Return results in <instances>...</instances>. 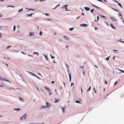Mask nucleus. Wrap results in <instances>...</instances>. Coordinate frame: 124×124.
Listing matches in <instances>:
<instances>
[{"label":"nucleus","instance_id":"1","mask_svg":"<svg viewBox=\"0 0 124 124\" xmlns=\"http://www.w3.org/2000/svg\"><path fill=\"white\" fill-rule=\"evenodd\" d=\"M111 20L113 22H117V20L116 17H110Z\"/></svg>","mask_w":124,"mask_h":124},{"label":"nucleus","instance_id":"2","mask_svg":"<svg viewBox=\"0 0 124 124\" xmlns=\"http://www.w3.org/2000/svg\"><path fill=\"white\" fill-rule=\"evenodd\" d=\"M52 106L51 104L49 103H48L47 102H46V108H50Z\"/></svg>","mask_w":124,"mask_h":124},{"label":"nucleus","instance_id":"3","mask_svg":"<svg viewBox=\"0 0 124 124\" xmlns=\"http://www.w3.org/2000/svg\"><path fill=\"white\" fill-rule=\"evenodd\" d=\"M27 117V115L26 114H25L21 118H20V120L22 119H24L26 118Z\"/></svg>","mask_w":124,"mask_h":124},{"label":"nucleus","instance_id":"4","mask_svg":"<svg viewBox=\"0 0 124 124\" xmlns=\"http://www.w3.org/2000/svg\"><path fill=\"white\" fill-rule=\"evenodd\" d=\"M63 37L66 40L68 41L70 39V38L68 36L64 35L63 36Z\"/></svg>","mask_w":124,"mask_h":124},{"label":"nucleus","instance_id":"5","mask_svg":"<svg viewBox=\"0 0 124 124\" xmlns=\"http://www.w3.org/2000/svg\"><path fill=\"white\" fill-rule=\"evenodd\" d=\"M35 33L34 32H30L29 33V36H35Z\"/></svg>","mask_w":124,"mask_h":124},{"label":"nucleus","instance_id":"6","mask_svg":"<svg viewBox=\"0 0 124 124\" xmlns=\"http://www.w3.org/2000/svg\"><path fill=\"white\" fill-rule=\"evenodd\" d=\"M33 14L34 13H32L29 14H27L26 15V17H27L29 16L30 17H31Z\"/></svg>","mask_w":124,"mask_h":124},{"label":"nucleus","instance_id":"7","mask_svg":"<svg viewBox=\"0 0 124 124\" xmlns=\"http://www.w3.org/2000/svg\"><path fill=\"white\" fill-rule=\"evenodd\" d=\"M28 124H44V123L43 122L41 123H29Z\"/></svg>","mask_w":124,"mask_h":124},{"label":"nucleus","instance_id":"8","mask_svg":"<svg viewBox=\"0 0 124 124\" xmlns=\"http://www.w3.org/2000/svg\"><path fill=\"white\" fill-rule=\"evenodd\" d=\"M46 106H42L40 108V109L42 110L44 108H46Z\"/></svg>","mask_w":124,"mask_h":124},{"label":"nucleus","instance_id":"9","mask_svg":"<svg viewBox=\"0 0 124 124\" xmlns=\"http://www.w3.org/2000/svg\"><path fill=\"white\" fill-rule=\"evenodd\" d=\"M45 88L46 91H48L49 92H51V91L50 90H49V89L47 87H45Z\"/></svg>","mask_w":124,"mask_h":124},{"label":"nucleus","instance_id":"10","mask_svg":"<svg viewBox=\"0 0 124 124\" xmlns=\"http://www.w3.org/2000/svg\"><path fill=\"white\" fill-rule=\"evenodd\" d=\"M28 72L30 74L32 75V76H35V75L33 73H32L31 72L28 71Z\"/></svg>","mask_w":124,"mask_h":124},{"label":"nucleus","instance_id":"11","mask_svg":"<svg viewBox=\"0 0 124 124\" xmlns=\"http://www.w3.org/2000/svg\"><path fill=\"white\" fill-rule=\"evenodd\" d=\"M85 10L87 11H89L90 10L89 8L88 7H85Z\"/></svg>","mask_w":124,"mask_h":124},{"label":"nucleus","instance_id":"12","mask_svg":"<svg viewBox=\"0 0 124 124\" xmlns=\"http://www.w3.org/2000/svg\"><path fill=\"white\" fill-rule=\"evenodd\" d=\"M68 5H64V8H65V9H66V11H69V10H67V7H68Z\"/></svg>","mask_w":124,"mask_h":124},{"label":"nucleus","instance_id":"13","mask_svg":"<svg viewBox=\"0 0 124 124\" xmlns=\"http://www.w3.org/2000/svg\"><path fill=\"white\" fill-rule=\"evenodd\" d=\"M99 16H101V17H102L103 18H104L105 19H106V16H102V15H99Z\"/></svg>","mask_w":124,"mask_h":124},{"label":"nucleus","instance_id":"14","mask_svg":"<svg viewBox=\"0 0 124 124\" xmlns=\"http://www.w3.org/2000/svg\"><path fill=\"white\" fill-rule=\"evenodd\" d=\"M75 102L76 103H80L81 104V103L79 101H75Z\"/></svg>","mask_w":124,"mask_h":124},{"label":"nucleus","instance_id":"15","mask_svg":"<svg viewBox=\"0 0 124 124\" xmlns=\"http://www.w3.org/2000/svg\"><path fill=\"white\" fill-rule=\"evenodd\" d=\"M3 81H5L7 82H9V83H11V82L10 81H8V80H7V79H4Z\"/></svg>","mask_w":124,"mask_h":124},{"label":"nucleus","instance_id":"16","mask_svg":"<svg viewBox=\"0 0 124 124\" xmlns=\"http://www.w3.org/2000/svg\"><path fill=\"white\" fill-rule=\"evenodd\" d=\"M110 26L113 29H115V28L113 26V24L111 23L110 24Z\"/></svg>","mask_w":124,"mask_h":124},{"label":"nucleus","instance_id":"17","mask_svg":"<svg viewBox=\"0 0 124 124\" xmlns=\"http://www.w3.org/2000/svg\"><path fill=\"white\" fill-rule=\"evenodd\" d=\"M4 85V84L2 83H1L0 84V86L1 87H3Z\"/></svg>","mask_w":124,"mask_h":124},{"label":"nucleus","instance_id":"18","mask_svg":"<svg viewBox=\"0 0 124 124\" xmlns=\"http://www.w3.org/2000/svg\"><path fill=\"white\" fill-rule=\"evenodd\" d=\"M59 101V100H57L56 99H55V101L54 102V103H57L58 102V101Z\"/></svg>","mask_w":124,"mask_h":124},{"label":"nucleus","instance_id":"19","mask_svg":"<svg viewBox=\"0 0 124 124\" xmlns=\"http://www.w3.org/2000/svg\"><path fill=\"white\" fill-rule=\"evenodd\" d=\"M62 111L63 113L65 112V108H62Z\"/></svg>","mask_w":124,"mask_h":124},{"label":"nucleus","instance_id":"20","mask_svg":"<svg viewBox=\"0 0 124 124\" xmlns=\"http://www.w3.org/2000/svg\"><path fill=\"white\" fill-rule=\"evenodd\" d=\"M33 53L35 54H37V56H39V53L37 52H33Z\"/></svg>","mask_w":124,"mask_h":124},{"label":"nucleus","instance_id":"21","mask_svg":"<svg viewBox=\"0 0 124 124\" xmlns=\"http://www.w3.org/2000/svg\"><path fill=\"white\" fill-rule=\"evenodd\" d=\"M110 56H109L107 58H106V59H105V60H107V61H108L109 60V58H110Z\"/></svg>","mask_w":124,"mask_h":124},{"label":"nucleus","instance_id":"22","mask_svg":"<svg viewBox=\"0 0 124 124\" xmlns=\"http://www.w3.org/2000/svg\"><path fill=\"white\" fill-rule=\"evenodd\" d=\"M16 26L15 25H14L13 27V31H15Z\"/></svg>","mask_w":124,"mask_h":124},{"label":"nucleus","instance_id":"23","mask_svg":"<svg viewBox=\"0 0 124 124\" xmlns=\"http://www.w3.org/2000/svg\"><path fill=\"white\" fill-rule=\"evenodd\" d=\"M14 110H17V111H18L20 110V109L19 108H15L14 109Z\"/></svg>","mask_w":124,"mask_h":124},{"label":"nucleus","instance_id":"24","mask_svg":"<svg viewBox=\"0 0 124 124\" xmlns=\"http://www.w3.org/2000/svg\"><path fill=\"white\" fill-rule=\"evenodd\" d=\"M44 56L45 57L46 59L47 60H48V59L47 56H46V55L44 54Z\"/></svg>","mask_w":124,"mask_h":124},{"label":"nucleus","instance_id":"25","mask_svg":"<svg viewBox=\"0 0 124 124\" xmlns=\"http://www.w3.org/2000/svg\"><path fill=\"white\" fill-rule=\"evenodd\" d=\"M4 79L3 78L1 77L0 76V80H2L3 81Z\"/></svg>","mask_w":124,"mask_h":124},{"label":"nucleus","instance_id":"26","mask_svg":"<svg viewBox=\"0 0 124 124\" xmlns=\"http://www.w3.org/2000/svg\"><path fill=\"white\" fill-rule=\"evenodd\" d=\"M18 90L20 91H21V89H20V88H16V89H14V90Z\"/></svg>","mask_w":124,"mask_h":124},{"label":"nucleus","instance_id":"27","mask_svg":"<svg viewBox=\"0 0 124 124\" xmlns=\"http://www.w3.org/2000/svg\"><path fill=\"white\" fill-rule=\"evenodd\" d=\"M74 29V28H70L69 29V30L70 31H72V30H73Z\"/></svg>","mask_w":124,"mask_h":124},{"label":"nucleus","instance_id":"28","mask_svg":"<svg viewBox=\"0 0 124 124\" xmlns=\"http://www.w3.org/2000/svg\"><path fill=\"white\" fill-rule=\"evenodd\" d=\"M23 10V9L22 8V9H21L20 10H19L18 11V13H19V12L22 11Z\"/></svg>","mask_w":124,"mask_h":124},{"label":"nucleus","instance_id":"29","mask_svg":"<svg viewBox=\"0 0 124 124\" xmlns=\"http://www.w3.org/2000/svg\"><path fill=\"white\" fill-rule=\"evenodd\" d=\"M91 89V86H89V88L87 90V91L88 92V91H90Z\"/></svg>","mask_w":124,"mask_h":124},{"label":"nucleus","instance_id":"30","mask_svg":"<svg viewBox=\"0 0 124 124\" xmlns=\"http://www.w3.org/2000/svg\"><path fill=\"white\" fill-rule=\"evenodd\" d=\"M1 27H2V28H5V29H7L8 28V26H5V27L1 26Z\"/></svg>","mask_w":124,"mask_h":124},{"label":"nucleus","instance_id":"31","mask_svg":"<svg viewBox=\"0 0 124 124\" xmlns=\"http://www.w3.org/2000/svg\"><path fill=\"white\" fill-rule=\"evenodd\" d=\"M83 26L84 27H86L88 26V25L85 24H83Z\"/></svg>","mask_w":124,"mask_h":124},{"label":"nucleus","instance_id":"32","mask_svg":"<svg viewBox=\"0 0 124 124\" xmlns=\"http://www.w3.org/2000/svg\"><path fill=\"white\" fill-rule=\"evenodd\" d=\"M118 5L121 7V8H122V6L121 5V4L120 3H119V2L118 3Z\"/></svg>","mask_w":124,"mask_h":124},{"label":"nucleus","instance_id":"33","mask_svg":"<svg viewBox=\"0 0 124 124\" xmlns=\"http://www.w3.org/2000/svg\"><path fill=\"white\" fill-rule=\"evenodd\" d=\"M28 9L30 10H32V11H35L34 9H32V8H29V9Z\"/></svg>","mask_w":124,"mask_h":124},{"label":"nucleus","instance_id":"34","mask_svg":"<svg viewBox=\"0 0 124 124\" xmlns=\"http://www.w3.org/2000/svg\"><path fill=\"white\" fill-rule=\"evenodd\" d=\"M93 90L94 91L95 93H96V90L95 89V88H93Z\"/></svg>","mask_w":124,"mask_h":124},{"label":"nucleus","instance_id":"35","mask_svg":"<svg viewBox=\"0 0 124 124\" xmlns=\"http://www.w3.org/2000/svg\"><path fill=\"white\" fill-rule=\"evenodd\" d=\"M11 47V46H8L6 47V49H8L9 48Z\"/></svg>","mask_w":124,"mask_h":124},{"label":"nucleus","instance_id":"36","mask_svg":"<svg viewBox=\"0 0 124 124\" xmlns=\"http://www.w3.org/2000/svg\"><path fill=\"white\" fill-rule=\"evenodd\" d=\"M92 5L93 6L96 7V8H99L98 7H97V6H95V5H94L93 4H92Z\"/></svg>","mask_w":124,"mask_h":124},{"label":"nucleus","instance_id":"37","mask_svg":"<svg viewBox=\"0 0 124 124\" xmlns=\"http://www.w3.org/2000/svg\"><path fill=\"white\" fill-rule=\"evenodd\" d=\"M112 9L114 10V11H116L117 12H118V10H117L116 9H114V8H112Z\"/></svg>","mask_w":124,"mask_h":124},{"label":"nucleus","instance_id":"38","mask_svg":"<svg viewBox=\"0 0 124 124\" xmlns=\"http://www.w3.org/2000/svg\"><path fill=\"white\" fill-rule=\"evenodd\" d=\"M118 82L117 81H116L115 83L114 84V85H116V84Z\"/></svg>","mask_w":124,"mask_h":124},{"label":"nucleus","instance_id":"39","mask_svg":"<svg viewBox=\"0 0 124 124\" xmlns=\"http://www.w3.org/2000/svg\"><path fill=\"white\" fill-rule=\"evenodd\" d=\"M42 32L40 31V32L39 33V35L40 36H42Z\"/></svg>","mask_w":124,"mask_h":124},{"label":"nucleus","instance_id":"40","mask_svg":"<svg viewBox=\"0 0 124 124\" xmlns=\"http://www.w3.org/2000/svg\"><path fill=\"white\" fill-rule=\"evenodd\" d=\"M35 77H36L39 80H40L39 78V77H38L37 76L35 75Z\"/></svg>","mask_w":124,"mask_h":124},{"label":"nucleus","instance_id":"41","mask_svg":"<svg viewBox=\"0 0 124 124\" xmlns=\"http://www.w3.org/2000/svg\"><path fill=\"white\" fill-rule=\"evenodd\" d=\"M74 83H71V86H73L74 85Z\"/></svg>","mask_w":124,"mask_h":124},{"label":"nucleus","instance_id":"42","mask_svg":"<svg viewBox=\"0 0 124 124\" xmlns=\"http://www.w3.org/2000/svg\"><path fill=\"white\" fill-rule=\"evenodd\" d=\"M69 78H71V75L70 73H69Z\"/></svg>","mask_w":124,"mask_h":124},{"label":"nucleus","instance_id":"43","mask_svg":"<svg viewBox=\"0 0 124 124\" xmlns=\"http://www.w3.org/2000/svg\"><path fill=\"white\" fill-rule=\"evenodd\" d=\"M94 11V9H93L91 10V12H92V13H93V12Z\"/></svg>","mask_w":124,"mask_h":124},{"label":"nucleus","instance_id":"44","mask_svg":"<svg viewBox=\"0 0 124 124\" xmlns=\"http://www.w3.org/2000/svg\"><path fill=\"white\" fill-rule=\"evenodd\" d=\"M80 67L81 68L83 69V68H84V67L83 66H80Z\"/></svg>","mask_w":124,"mask_h":124},{"label":"nucleus","instance_id":"45","mask_svg":"<svg viewBox=\"0 0 124 124\" xmlns=\"http://www.w3.org/2000/svg\"><path fill=\"white\" fill-rule=\"evenodd\" d=\"M40 2H41L42 1H45V0H38Z\"/></svg>","mask_w":124,"mask_h":124},{"label":"nucleus","instance_id":"46","mask_svg":"<svg viewBox=\"0 0 124 124\" xmlns=\"http://www.w3.org/2000/svg\"><path fill=\"white\" fill-rule=\"evenodd\" d=\"M104 83L106 84V85H107V81L105 80L104 82Z\"/></svg>","mask_w":124,"mask_h":124},{"label":"nucleus","instance_id":"47","mask_svg":"<svg viewBox=\"0 0 124 124\" xmlns=\"http://www.w3.org/2000/svg\"><path fill=\"white\" fill-rule=\"evenodd\" d=\"M119 70L120 71H121L122 73H124V71L121 70Z\"/></svg>","mask_w":124,"mask_h":124},{"label":"nucleus","instance_id":"48","mask_svg":"<svg viewBox=\"0 0 124 124\" xmlns=\"http://www.w3.org/2000/svg\"><path fill=\"white\" fill-rule=\"evenodd\" d=\"M2 37V35L1 33L0 32V38H1Z\"/></svg>","mask_w":124,"mask_h":124},{"label":"nucleus","instance_id":"49","mask_svg":"<svg viewBox=\"0 0 124 124\" xmlns=\"http://www.w3.org/2000/svg\"><path fill=\"white\" fill-rule=\"evenodd\" d=\"M69 47V46L68 45H66L65 46V47L66 48H67Z\"/></svg>","mask_w":124,"mask_h":124},{"label":"nucleus","instance_id":"50","mask_svg":"<svg viewBox=\"0 0 124 124\" xmlns=\"http://www.w3.org/2000/svg\"><path fill=\"white\" fill-rule=\"evenodd\" d=\"M119 16H122V15H121V14H120V13H119V15H118Z\"/></svg>","mask_w":124,"mask_h":124},{"label":"nucleus","instance_id":"51","mask_svg":"<svg viewBox=\"0 0 124 124\" xmlns=\"http://www.w3.org/2000/svg\"><path fill=\"white\" fill-rule=\"evenodd\" d=\"M9 88V89H13V90H14V89H15L14 88H12V87H10V88Z\"/></svg>","mask_w":124,"mask_h":124},{"label":"nucleus","instance_id":"52","mask_svg":"<svg viewBox=\"0 0 124 124\" xmlns=\"http://www.w3.org/2000/svg\"><path fill=\"white\" fill-rule=\"evenodd\" d=\"M99 17L98 16L97 17V21L99 20Z\"/></svg>","mask_w":124,"mask_h":124},{"label":"nucleus","instance_id":"53","mask_svg":"<svg viewBox=\"0 0 124 124\" xmlns=\"http://www.w3.org/2000/svg\"><path fill=\"white\" fill-rule=\"evenodd\" d=\"M28 56H30V57H32L33 58L34 57H33L32 56H31V55H29V54H28Z\"/></svg>","mask_w":124,"mask_h":124},{"label":"nucleus","instance_id":"54","mask_svg":"<svg viewBox=\"0 0 124 124\" xmlns=\"http://www.w3.org/2000/svg\"><path fill=\"white\" fill-rule=\"evenodd\" d=\"M28 56H30V57H32L33 58L34 57H33L32 56H31V55H29V54H28Z\"/></svg>","mask_w":124,"mask_h":124},{"label":"nucleus","instance_id":"55","mask_svg":"<svg viewBox=\"0 0 124 124\" xmlns=\"http://www.w3.org/2000/svg\"><path fill=\"white\" fill-rule=\"evenodd\" d=\"M45 15L46 16H49V15L48 14H47V13H45Z\"/></svg>","mask_w":124,"mask_h":124},{"label":"nucleus","instance_id":"56","mask_svg":"<svg viewBox=\"0 0 124 124\" xmlns=\"http://www.w3.org/2000/svg\"><path fill=\"white\" fill-rule=\"evenodd\" d=\"M81 15H82L83 16H84L85 15V14L83 12H82V13H81Z\"/></svg>","mask_w":124,"mask_h":124},{"label":"nucleus","instance_id":"57","mask_svg":"<svg viewBox=\"0 0 124 124\" xmlns=\"http://www.w3.org/2000/svg\"><path fill=\"white\" fill-rule=\"evenodd\" d=\"M51 83L52 84H54V81H51Z\"/></svg>","mask_w":124,"mask_h":124},{"label":"nucleus","instance_id":"58","mask_svg":"<svg viewBox=\"0 0 124 124\" xmlns=\"http://www.w3.org/2000/svg\"><path fill=\"white\" fill-rule=\"evenodd\" d=\"M49 92V96H50V95L52 94V93H51V92Z\"/></svg>","mask_w":124,"mask_h":124},{"label":"nucleus","instance_id":"59","mask_svg":"<svg viewBox=\"0 0 124 124\" xmlns=\"http://www.w3.org/2000/svg\"><path fill=\"white\" fill-rule=\"evenodd\" d=\"M97 0L101 2H102V1L101 0Z\"/></svg>","mask_w":124,"mask_h":124},{"label":"nucleus","instance_id":"60","mask_svg":"<svg viewBox=\"0 0 124 124\" xmlns=\"http://www.w3.org/2000/svg\"><path fill=\"white\" fill-rule=\"evenodd\" d=\"M113 51H118L117 50H113Z\"/></svg>","mask_w":124,"mask_h":124},{"label":"nucleus","instance_id":"61","mask_svg":"<svg viewBox=\"0 0 124 124\" xmlns=\"http://www.w3.org/2000/svg\"><path fill=\"white\" fill-rule=\"evenodd\" d=\"M5 1V0H0V2H3Z\"/></svg>","mask_w":124,"mask_h":124},{"label":"nucleus","instance_id":"62","mask_svg":"<svg viewBox=\"0 0 124 124\" xmlns=\"http://www.w3.org/2000/svg\"><path fill=\"white\" fill-rule=\"evenodd\" d=\"M54 58V57H53L52 56H51V58L52 59H53Z\"/></svg>","mask_w":124,"mask_h":124},{"label":"nucleus","instance_id":"63","mask_svg":"<svg viewBox=\"0 0 124 124\" xmlns=\"http://www.w3.org/2000/svg\"><path fill=\"white\" fill-rule=\"evenodd\" d=\"M120 41V42H122V43H124V41Z\"/></svg>","mask_w":124,"mask_h":124},{"label":"nucleus","instance_id":"64","mask_svg":"<svg viewBox=\"0 0 124 124\" xmlns=\"http://www.w3.org/2000/svg\"><path fill=\"white\" fill-rule=\"evenodd\" d=\"M80 16L78 17L77 18H76V19L77 20H78L79 19V18Z\"/></svg>","mask_w":124,"mask_h":124}]
</instances>
